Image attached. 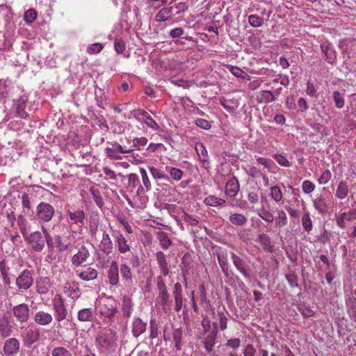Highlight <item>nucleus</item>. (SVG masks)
<instances>
[{"mask_svg":"<svg viewBox=\"0 0 356 356\" xmlns=\"http://www.w3.org/2000/svg\"><path fill=\"white\" fill-rule=\"evenodd\" d=\"M41 230L44 236L39 231L33 232L23 236L30 249L35 252H41L44 250L46 243L49 249L54 248L53 238L47 229L42 225Z\"/></svg>","mask_w":356,"mask_h":356,"instance_id":"f257e3e1","label":"nucleus"},{"mask_svg":"<svg viewBox=\"0 0 356 356\" xmlns=\"http://www.w3.org/2000/svg\"><path fill=\"white\" fill-rule=\"evenodd\" d=\"M140 173L142 177L143 184H140L137 188L135 195V203L136 204L137 209H144L148 201V197L146 195V193L151 190L152 184L145 169L143 168H140Z\"/></svg>","mask_w":356,"mask_h":356,"instance_id":"f03ea898","label":"nucleus"},{"mask_svg":"<svg viewBox=\"0 0 356 356\" xmlns=\"http://www.w3.org/2000/svg\"><path fill=\"white\" fill-rule=\"evenodd\" d=\"M105 152L107 158L110 159L122 160L124 159L127 153L132 152V148L115 142L111 143L110 147L105 149Z\"/></svg>","mask_w":356,"mask_h":356,"instance_id":"7ed1b4c3","label":"nucleus"},{"mask_svg":"<svg viewBox=\"0 0 356 356\" xmlns=\"http://www.w3.org/2000/svg\"><path fill=\"white\" fill-rule=\"evenodd\" d=\"M97 309L101 316L111 318L117 312V304L115 300L111 297L99 300Z\"/></svg>","mask_w":356,"mask_h":356,"instance_id":"20e7f679","label":"nucleus"},{"mask_svg":"<svg viewBox=\"0 0 356 356\" xmlns=\"http://www.w3.org/2000/svg\"><path fill=\"white\" fill-rule=\"evenodd\" d=\"M97 343L102 352L114 350L117 347V337L114 333H101L97 337Z\"/></svg>","mask_w":356,"mask_h":356,"instance_id":"39448f33","label":"nucleus"},{"mask_svg":"<svg viewBox=\"0 0 356 356\" xmlns=\"http://www.w3.org/2000/svg\"><path fill=\"white\" fill-rule=\"evenodd\" d=\"M53 309L56 321L58 322L57 328L61 327L60 322L63 321L67 315V310L64 303V300L60 295H56L52 300Z\"/></svg>","mask_w":356,"mask_h":356,"instance_id":"423d86ee","label":"nucleus"},{"mask_svg":"<svg viewBox=\"0 0 356 356\" xmlns=\"http://www.w3.org/2000/svg\"><path fill=\"white\" fill-rule=\"evenodd\" d=\"M140 181L138 175L135 173H131L128 175V191L130 193V197L129 195H124V197L127 200L128 204L132 208H137L136 204L135 203V195L136 192L137 191V188L140 185Z\"/></svg>","mask_w":356,"mask_h":356,"instance_id":"0eeeda50","label":"nucleus"},{"mask_svg":"<svg viewBox=\"0 0 356 356\" xmlns=\"http://www.w3.org/2000/svg\"><path fill=\"white\" fill-rule=\"evenodd\" d=\"M33 284V274L31 270L25 269L22 270L17 277L15 284L21 291H26L31 287Z\"/></svg>","mask_w":356,"mask_h":356,"instance_id":"6e6552de","label":"nucleus"},{"mask_svg":"<svg viewBox=\"0 0 356 356\" xmlns=\"http://www.w3.org/2000/svg\"><path fill=\"white\" fill-rule=\"evenodd\" d=\"M55 213L54 208L48 203L40 202L36 208V216L40 221H50Z\"/></svg>","mask_w":356,"mask_h":356,"instance_id":"1a4fd4ad","label":"nucleus"},{"mask_svg":"<svg viewBox=\"0 0 356 356\" xmlns=\"http://www.w3.org/2000/svg\"><path fill=\"white\" fill-rule=\"evenodd\" d=\"M89 250L85 246L81 245L76 253H75L71 259L72 266L78 267L87 261L90 257Z\"/></svg>","mask_w":356,"mask_h":356,"instance_id":"9d476101","label":"nucleus"},{"mask_svg":"<svg viewBox=\"0 0 356 356\" xmlns=\"http://www.w3.org/2000/svg\"><path fill=\"white\" fill-rule=\"evenodd\" d=\"M114 238L118 250L121 254H125L130 251L131 246L128 241L120 231H115L112 234Z\"/></svg>","mask_w":356,"mask_h":356,"instance_id":"9b49d317","label":"nucleus"},{"mask_svg":"<svg viewBox=\"0 0 356 356\" xmlns=\"http://www.w3.org/2000/svg\"><path fill=\"white\" fill-rule=\"evenodd\" d=\"M163 337L165 341L171 340L175 343V346L177 350H180L182 347V339H183V330L181 328H177L173 330L171 335L168 334L166 332V328H165Z\"/></svg>","mask_w":356,"mask_h":356,"instance_id":"f8f14e48","label":"nucleus"},{"mask_svg":"<svg viewBox=\"0 0 356 356\" xmlns=\"http://www.w3.org/2000/svg\"><path fill=\"white\" fill-rule=\"evenodd\" d=\"M14 316L21 323H25L29 319V309L26 304H19L13 309Z\"/></svg>","mask_w":356,"mask_h":356,"instance_id":"ddd939ff","label":"nucleus"},{"mask_svg":"<svg viewBox=\"0 0 356 356\" xmlns=\"http://www.w3.org/2000/svg\"><path fill=\"white\" fill-rule=\"evenodd\" d=\"M19 350V342L15 338L7 339L3 345V350L6 356H14Z\"/></svg>","mask_w":356,"mask_h":356,"instance_id":"4468645a","label":"nucleus"},{"mask_svg":"<svg viewBox=\"0 0 356 356\" xmlns=\"http://www.w3.org/2000/svg\"><path fill=\"white\" fill-rule=\"evenodd\" d=\"M53 316L51 313L42 310L38 311L34 316V322L41 326L49 325L53 321Z\"/></svg>","mask_w":356,"mask_h":356,"instance_id":"2eb2a0df","label":"nucleus"},{"mask_svg":"<svg viewBox=\"0 0 356 356\" xmlns=\"http://www.w3.org/2000/svg\"><path fill=\"white\" fill-rule=\"evenodd\" d=\"M239 191V183L238 179L233 177L227 181L225 192L227 197L234 198Z\"/></svg>","mask_w":356,"mask_h":356,"instance_id":"dca6fc26","label":"nucleus"},{"mask_svg":"<svg viewBox=\"0 0 356 356\" xmlns=\"http://www.w3.org/2000/svg\"><path fill=\"white\" fill-rule=\"evenodd\" d=\"M313 207L318 213L323 215L328 211L329 203L323 195H318L312 200Z\"/></svg>","mask_w":356,"mask_h":356,"instance_id":"f3484780","label":"nucleus"},{"mask_svg":"<svg viewBox=\"0 0 356 356\" xmlns=\"http://www.w3.org/2000/svg\"><path fill=\"white\" fill-rule=\"evenodd\" d=\"M232 260L237 270L248 280H250L251 275L245 267V264L241 258L234 253L231 254Z\"/></svg>","mask_w":356,"mask_h":356,"instance_id":"a211bd4d","label":"nucleus"},{"mask_svg":"<svg viewBox=\"0 0 356 356\" xmlns=\"http://www.w3.org/2000/svg\"><path fill=\"white\" fill-rule=\"evenodd\" d=\"M195 151L198 155L199 161L202 163V166L205 168H209V160L207 150L203 143H197L195 144Z\"/></svg>","mask_w":356,"mask_h":356,"instance_id":"6ab92c4d","label":"nucleus"},{"mask_svg":"<svg viewBox=\"0 0 356 356\" xmlns=\"http://www.w3.org/2000/svg\"><path fill=\"white\" fill-rule=\"evenodd\" d=\"M40 332L35 327L29 328L24 337V343L26 346H31L39 339Z\"/></svg>","mask_w":356,"mask_h":356,"instance_id":"aec40b11","label":"nucleus"},{"mask_svg":"<svg viewBox=\"0 0 356 356\" xmlns=\"http://www.w3.org/2000/svg\"><path fill=\"white\" fill-rule=\"evenodd\" d=\"M36 291L41 295L47 294L51 288V282L49 277H40L36 282Z\"/></svg>","mask_w":356,"mask_h":356,"instance_id":"412c9836","label":"nucleus"},{"mask_svg":"<svg viewBox=\"0 0 356 356\" xmlns=\"http://www.w3.org/2000/svg\"><path fill=\"white\" fill-rule=\"evenodd\" d=\"M76 274L80 279L87 282L95 280L98 275L97 270L91 267H88L81 271L76 270Z\"/></svg>","mask_w":356,"mask_h":356,"instance_id":"4be33fe9","label":"nucleus"},{"mask_svg":"<svg viewBox=\"0 0 356 356\" xmlns=\"http://www.w3.org/2000/svg\"><path fill=\"white\" fill-rule=\"evenodd\" d=\"M108 277L109 283L113 286H116L119 282V268L118 263L115 261H112L108 270Z\"/></svg>","mask_w":356,"mask_h":356,"instance_id":"5701e85b","label":"nucleus"},{"mask_svg":"<svg viewBox=\"0 0 356 356\" xmlns=\"http://www.w3.org/2000/svg\"><path fill=\"white\" fill-rule=\"evenodd\" d=\"M100 247L102 251L107 255L110 254L113 252V241H111L109 234L106 232H103Z\"/></svg>","mask_w":356,"mask_h":356,"instance_id":"b1692460","label":"nucleus"},{"mask_svg":"<svg viewBox=\"0 0 356 356\" xmlns=\"http://www.w3.org/2000/svg\"><path fill=\"white\" fill-rule=\"evenodd\" d=\"M68 214L70 220L74 223L79 225V227L82 229L83 225H84V219H85V213L83 210H74L69 211Z\"/></svg>","mask_w":356,"mask_h":356,"instance_id":"393cba45","label":"nucleus"},{"mask_svg":"<svg viewBox=\"0 0 356 356\" xmlns=\"http://www.w3.org/2000/svg\"><path fill=\"white\" fill-rule=\"evenodd\" d=\"M147 324L140 318H136L132 322V333L136 337H139L146 330Z\"/></svg>","mask_w":356,"mask_h":356,"instance_id":"a878e982","label":"nucleus"},{"mask_svg":"<svg viewBox=\"0 0 356 356\" xmlns=\"http://www.w3.org/2000/svg\"><path fill=\"white\" fill-rule=\"evenodd\" d=\"M95 312L92 308H83L79 311L77 318L81 322H90L93 320Z\"/></svg>","mask_w":356,"mask_h":356,"instance_id":"bb28decb","label":"nucleus"},{"mask_svg":"<svg viewBox=\"0 0 356 356\" xmlns=\"http://www.w3.org/2000/svg\"><path fill=\"white\" fill-rule=\"evenodd\" d=\"M54 239L56 243V248L59 252H64L67 250L71 245V242L68 238H65L60 235L57 234L54 236Z\"/></svg>","mask_w":356,"mask_h":356,"instance_id":"cd10ccee","label":"nucleus"},{"mask_svg":"<svg viewBox=\"0 0 356 356\" xmlns=\"http://www.w3.org/2000/svg\"><path fill=\"white\" fill-rule=\"evenodd\" d=\"M156 260L160 268L161 274L163 276L168 275L169 273L168 262L163 252L159 251L156 252Z\"/></svg>","mask_w":356,"mask_h":356,"instance_id":"c85d7f7f","label":"nucleus"},{"mask_svg":"<svg viewBox=\"0 0 356 356\" xmlns=\"http://www.w3.org/2000/svg\"><path fill=\"white\" fill-rule=\"evenodd\" d=\"M348 192L349 188L347 183L343 181H341L337 187L335 196L339 200H343L347 197Z\"/></svg>","mask_w":356,"mask_h":356,"instance_id":"c756f323","label":"nucleus"},{"mask_svg":"<svg viewBox=\"0 0 356 356\" xmlns=\"http://www.w3.org/2000/svg\"><path fill=\"white\" fill-rule=\"evenodd\" d=\"M99 225V218L97 215L90 216L89 219L88 229L90 234L92 238L96 236Z\"/></svg>","mask_w":356,"mask_h":356,"instance_id":"7c9ffc66","label":"nucleus"},{"mask_svg":"<svg viewBox=\"0 0 356 356\" xmlns=\"http://www.w3.org/2000/svg\"><path fill=\"white\" fill-rule=\"evenodd\" d=\"M355 218L356 217L353 216V211L343 212L337 217V224L341 228H344L346 227V220L350 221Z\"/></svg>","mask_w":356,"mask_h":356,"instance_id":"2f4dec72","label":"nucleus"},{"mask_svg":"<svg viewBox=\"0 0 356 356\" xmlns=\"http://www.w3.org/2000/svg\"><path fill=\"white\" fill-rule=\"evenodd\" d=\"M26 102L27 97L23 96L21 97L19 99H17L15 102L16 111L18 115L22 118H25L27 116V113L25 112Z\"/></svg>","mask_w":356,"mask_h":356,"instance_id":"473e14b6","label":"nucleus"},{"mask_svg":"<svg viewBox=\"0 0 356 356\" xmlns=\"http://www.w3.org/2000/svg\"><path fill=\"white\" fill-rule=\"evenodd\" d=\"M172 15V7L162 8L155 17L156 22H165L171 18Z\"/></svg>","mask_w":356,"mask_h":356,"instance_id":"72a5a7b5","label":"nucleus"},{"mask_svg":"<svg viewBox=\"0 0 356 356\" xmlns=\"http://www.w3.org/2000/svg\"><path fill=\"white\" fill-rule=\"evenodd\" d=\"M204 202L207 206L215 207L223 206L226 201L224 199L211 195L204 198Z\"/></svg>","mask_w":356,"mask_h":356,"instance_id":"f704fd0d","label":"nucleus"},{"mask_svg":"<svg viewBox=\"0 0 356 356\" xmlns=\"http://www.w3.org/2000/svg\"><path fill=\"white\" fill-rule=\"evenodd\" d=\"M122 309L124 316L129 318L131 316L133 311V303L128 296H124L122 298Z\"/></svg>","mask_w":356,"mask_h":356,"instance_id":"c9c22d12","label":"nucleus"},{"mask_svg":"<svg viewBox=\"0 0 356 356\" xmlns=\"http://www.w3.org/2000/svg\"><path fill=\"white\" fill-rule=\"evenodd\" d=\"M216 334V330H212L207 334L204 340V348L208 352H211L215 345Z\"/></svg>","mask_w":356,"mask_h":356,"instance_id":"e433bc0d","label":"nucleus"},{"mask_svg":"<svg viewBox=\"0 0 356 356\" xmlns=\"http://www.w3.org/2000/svg\"><path fill=\"white\" fill-rule=\"evenodd\" d=\"M229 222L237 226H243L246 224L248 218L241 213H233L229 218Z\"/></svg>","mask_w":356,"mask_h":356,"instance_id":"4c0bfd02","label":"nucleus"},{"mask_svg":"<svg viewBox=\"0 0 356 356\" xmlns=\"http://www.w3.org/2000/svg\"><path fill=\"white\" fill-rule=\"evenodd\" d=\"M120 273L122 280L127 283H131L132 281V274L131 268L126 264H122L120 265Z\"/></svg>","mask_w":356,"mask_h":356,"instance_id":"58836bf2","label":"nucleus"},{"mask_svg":"<svg viewBox=\"0 0 356 356\" xmlns=\"http://www.w3.org/2000/svg\"><path fill=\"white\" fill-rule=\"evenodd\" d=\"M17 225L23 236L28 234L29 229V223L28 220L23 216L17 218Z\"/></svg>","mask_w":356,"mask_h":356,"instance_id":"ea45409f","label":"nucleus"},{"mask_svg":"<svg viewBox=\"0 0 356 356\" xmlns=\"http://www.w3.org/2000/svg\"><path fill=\"white\" fill-rule=\"evenodd\" d=\"M0 271L3 283L5 284H9L10 282V280L8 276L9 267L3 260L0 261Z\"/></svg>","mask_w":356,"mask_h":356,"instance_id":"a19ab883","label":"nucleus"},{"mask_svg":"<svg viewBox=\"0 0 356 356\" xmlns=\"http://www.w3.org/2000/svg\"><path fill=\"white\" fill-rule=\"evenodd\" d=\"M165 170L170 173L172 178L175 181L181 180L183 177V171L181 169L165 166Z\"/></svg>","mask_w":356,"mask_h":356,"instance_id":"79ce46f5","label":"nucleus"},{"mask_svg":"<svg viewBox=\"0 0 356 356\" xmlns=\"http://www.w3.org/2000/svg\"><path fill=\"white\" fill-rule=\"evenodd\" d=\"M124 159H126L128 161L131 163L132 164H139L143 163V157L139 156L138 154L135 152V149L132 148L131 153H127Z\"/></svg>","mask_w":356,"mask_h":356,"instance_id":"37998d69","label":"nucleus"},{"mask_svg":"<svg viewBox=\"0 0 356 356\" xmlns=\"http://www.w3.org/2000/svg\"><path fill=\"white\" fill-rule=\"evenodd\" d=\"M302 225L304 230L307 232H309L313 228L312 221L308 211H307L302 217Z\"/></svg>","mask_w":356,"mask_h":356,"instance_id":"c03bdc74","label":"nucleus"},{"mask_svg":"<svg viewBox=\"0 0 356 356\" xmlns=\"http://www.w3.org/2000/svg\"><path fill=\"white\" fill-rule=\"evenodd\" d=\"M169 294L168 291L160 292L158 295V300L162 306V308L165 312H168V305L169 302Z\"/></svg>","mask_w":356,"mask_h":356,"instance_id":"a18cd8bd","label":"nucleus"},{"mask_svg":"<svg viewBox=\"0 0 356 356\" xmlns=\"http://www.w3.org/2000/svg\"><path fill=\"white\" fill-rule=\"evenodd\" d=\"M158 238L163 248L167 249L171 245L172 241L168 237V234L164 232H158Z\"/></svg>","mask_w":356,"mask_h":356,"instance_id":"49530a36","label":"nucleus"},{"mask_svg":"<svg viewBox=\"0 0 356 356\" xmlns=\"http://www.w3.org/2000/svg\"><path fill=\"white\" fill-rule=\"evenodd\" d=\"M0 333L3 337H8L11 333V326L7 320L0 321Z\"/></svg>","mask_w":356,"mask_h":356,"instance_id":"de8ad7c7","label":"nucleus"},{"mask_svg":"<svg viewBox=\"0 0 356 356\" xmlns=\"http://www.w3.org/2000/svg\"><path fill=\"white\" fill-rule=\"evenodd\" d=\"M275 100L273 94L269 90H264L261 92L259 101L261 103L268 104Z\"/></svg>","mask_w":356,"mask_h":356,"instance_id":"09e8293b","label":"nucleus"},{"mask_svg":"<svg viewBox=\"0 0 356 356\" xmlns=\"http://www.w3.org/2000/svg\"><path fill=\"white\" fill-rule=\"evenodd\" d=\"M248 22L252 27H261L264 24V19L257 15H250L248 17Z\"/></svg>","mask_w":356,"mask_h":356,"instance_id":"8fccbe9b","label":"nucleus"},{"mask_svg":"<svg viewBox=\"0 0 356 356\" xmlns=\"http://www.w3.org/2000/svg\"><path fill=\"white\" fill-rule=\"evenodd\" d=\"M149 172L155 179H168V176L162 172L161 170L155 168V167H149Z\"/></svg>","mask_w":356,"mask_h":356,"instance_id":"3c124183","label":"nucleus"},{"mask_svg":"<svg viewBox=\"0 0 356 356\" xmlns=\"http://www.w3.org/2000/svg\"><path fill=\"white\" fill-rule=\"evenodd\" d=\"M258 215L264 220L268 222H272L274 220L273 213L268 210L264 209V207L258 211Z\"/></svg>","mask_w":356,"mask_h":356,"instance_id":"603ef678","label":"nucleus"},{"mask_svg":"<svg viewBox=\"0 0 356 356\" xmlns=\"http://www.w3.org/2000/svg\"><path fill=\"white\" fill-rule=\"evenodd\" d=\"M275 223L279 227H284L287 224V217L286 213L282 211H277V216L275 219Z\"/></svg>","mask_w":356,"mask_h":356,"instance_id":"864d4df0","label":"nucleus"},{"mask_svg":"<svg viewBox=\"0 0 356 356\" xmlns=\"http://www.w3.org/2000/svg\"><path fill=\"white\" fill-rule=\"evenodd\" d=\"M333 99L337 108H341L344 106V98L339 91L333 92Z\"/></svg>","mask_w":356,"mask_h":356,"instance_id":"5fc2aeb1","label":"nucleus"},{"mask_svg":"<svg viewBox=\"0 0 356 356\" xmlns=\"http://www.w3.org/2000/svg\"><path fill=\"white\" fill-rule=\"evenodd\" d=\"M229 72L236 77L245 79L248 75L238 67L230 65L228 67Z\"/></svg>","mask_w":356,"mask_h":356,"instance_id":"6e6d98bb","label":"nucleus"},{"mask_svg":"<svg viewBox=\"0 0 356 356\" xmlns=\"http://www.w3.org/2000/svg\"><path fill=\"white\" fill-rule=\"evenodd\" d=\"M270 196L276 202H279L282 199V193L278 186H273L270 188Z\"/></svg>","mask_w":356,"mask_h":356,"instance_id":"4d7b16f0","label":"nucleus"},{"mask_svg":"<svg viewBox=\"0 0 356 356\" xmlns=\"http://www.w3.org/2000/svg\"><path fill=\"white\" fill-rule=\"evenodd\" d=\"M52 356H72L71 353L64 347H56L51 353Z\"/></svg>","mask_w":356,"mask_h":356,"instance_id":"13d9d810","label":"nucleus"},{"mask_svg":"<svg viewBox=\"0 0 356 356\" xmlns=\"http://www.w3.org/2000/svg\"><path fill=\"white\" fill-rule=\"evenodd\" d=\"M315 184L309 180H305L302 184V190L306 194H309L315 190Z\"/></svg>","mask_w":356,"mask_h":356,"instance_id":"bf43d9fd","label":"nucleus"},{"mask_svg":"<svg viewBox=\"0 0 356 356\" xmlns=\"http://www.w3.org/2000/svg\"><path fill=\"white\" fill-rule=\"evenodd\" d=\"M147 138L145 137L134 138L133 139V146L136 147V149L140 150L141 147H143L147 143Z\"/></svg>","mask_w":356,"mask_h":356,"instance_id":"052dcab7","label":"nucleus"},{"mask_svg":"<svg viewBox=\"0 0 356 356\" xmlns=\"http://www.w3.org/2000/svg\"><path fill=\"white\" fill-rule=\"evenodd\" d=\"M37 17L36 12L33 9H29L24 13V20L26 23L31 24L35 20Z\"/></svg>","mask_w":356,"mask_h":356,"instance_id":"680f3d73","label":"nucleus"},{"mask_svg":"<svg viewBox=\"0 0 356 356\" xmlns=\"http://www.w3.org/2000/svg\"><path fill=\"white\" fill-rule=\"evenodd\" d=\"M136 118L141 122L145 123L151 116L145 110L139 109L136 111Z\"/></svg>","mask_w":356,"mask_h":356,"instance_id":"e2e57ef3","label":"nucleus"},{"mask_svg":"<svg viewBox=\"0 0 356 356\" xmlns=\"http://www.w3.org/2000/svg\"><path fill=\"white\" fill-rule=\"evenodd\" d=\"M332 177V173L330 170H325L319 179H318V182L321 185L326 184L331 179Z\"/></svg>","mask_w":356,"mask_h":356,"instance_id":"0e129e2a","label":"nucleus"},{"mask_svg":"<svg viewBox=\"0 0 356 356\" xmlns=\"http://www.w3.org/2000/svg\"><path fill=\"white\" fill-rule=\"evenodd\" d=\"M103 48L104 46L101 43H94L88 47L87 52L90 54H98Z\"/></svg>","mask_w":356,"mask_h":356,"instance_id":"69168bd1","label":"nucleus"},{"mask_svg":"<svg viewBox=\"0 0 356 356\" xmlns=\"http://www.w3.org/2000/svg\"><path fill=\"white\" fill-rule=\"evenodd\" d=\"M125 42L122 40H115L114 42V48L118 54L123 53L125 50Z\"/></svg>","mask_w":356,"mask_h":356,"instance_id":"338daca9","label":"nucleus"},{"mask_svg":"<svg viewBox=\"0 0 356 356\" xmlns=\"http://www.w3.org/2000/svg\"><path fill=\"white\" fill-rule=\"evenodd\" d=\"M257 241L259 242L264 248L270 246V239L268 236L264 234H259Z\"/></svg>","mask_w":356,"mask_h":356,"instance_id":"774afa93","label":"nucleus"}]
</instances>
